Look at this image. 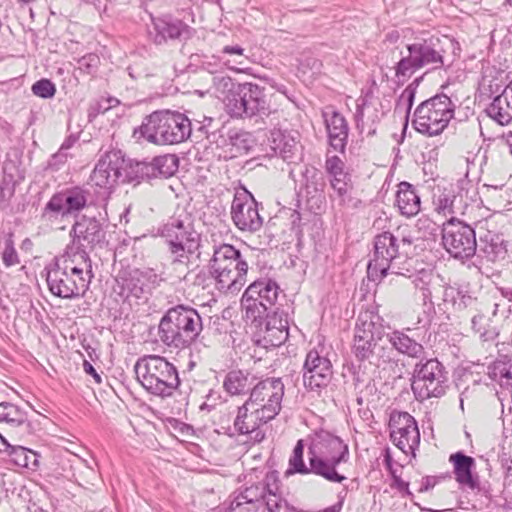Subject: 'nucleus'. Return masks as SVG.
<instances>
[{
	"label": "nucleus",
	"instance_id": "f257e3e1",
	"mask_svg": "<svg viewBox=\"0 0 512 512\" xmlns=\"http://www.w3.org/2000/svg\"><path fill=\"white\" fill-rule=\"evenodd\" d=\"M416 238L408 227H398L395 232H383L374 238L373 258L367 266L368 277L373 280H380L391 273L399 275V267L396 261L400 258H407L413 253Z\"/></svg>",
	"mask_w": 512,
	"mask_h": 512
},
{
	"label": "nucleus",
	"instance_id": "f03ea898",
	"mask_svg": "<svg viewBox=\"0 0 512 512\" xmlns=\"http://www.w3.org/2000/svg\"><path fill=\"white\" fill-rule=\"evenodd\" d=\"M192 132L191 121L177 111H155L134 130V137L156 145H174L186 141Z\"/></svg>",
	"mask_w": 512,
	"mask_h": 512
},
{
	"label": "nucleus",
	"instance_id": "7ed1b4c3",
	"mask_svg": "<svg viewBox=\"0 0 512 512\" xmlns=\"http://www.w3.org/2000/svg\"><path fill=\"white\" fill-rule=\"evenodd\" d=\"M309 463L313 473L327 481L341 483L346 479L336 467L347 462L349 449L343 440L327 431L315 433L309 445Z\"/></svg>",
	"mask_w": 512,
	"mask_h": 512
},
{
	"label": "nucleus",
	"instance_id": "20e7f679",
	"mask_svg": "<svg viewBox=\"0 0 512 512\" xmlns=\"http://www.w3.org/2000/svg\"><path fill=\"white\" fill-rule=\"evenodd\" d=\"M209 271L220 291L235 294L247 281L248 263L234 246L221 244L213 247Z\"/></svg>",
	"mask_w": 512,
	"mask_h": 512
},
{
	"label": "nucleus",
	"instance_id": "39448f33",
	"mask_svg": "<svg viewBox=\"0 0 512 512\" xmlns=\"http://www.w3.org/2000/svg\"><path fill=\"white\" fill-rule=\"evenodd\" d=\"M157 234L165 240L173 255V264H187L189 255L200 246V233L194 228L193 217L184 211L170 217L158 228Z\"/></svg>",
	"mask_w": 512,
	"mask_h": 512
},
{
	"label": "nucleus",
	"instance_id": "423d86ee",
	"mask_svg": "<svg viewBox=\"0 0 512 512\" xmlns=\"http://www.w3.org/2000/svg\"><path fill=\"white\" fill-rule=\"evenodd\" d=\"M202 330V321L197 311L178 305L169 309L160 320L158 335L169 347L183 348L190 345Z\"/></svg>",
	"mask_w": 512,
	"mask_h": 512
},
{
	"label": "nucleus",
	"instance_id": "0eeeda50",
	"mask_svg": "<svg viewBox=\"0 0 512 512\" xmlns=\"http://www.w3.org/2000/svg\"><path fill=\"white\" fill-rule=\"evenodd\" d=\"M135 373L141 385L151 394L161 397L172 395L180 380L176 367L164 357L149 355L135 364Z\"/></svg>",
	"mask_w": 512,
	"mask_h": 512
},
{
	"label": "nucleus",
	"instance_id": "6e6552de",
	"mask_svg": "<svg viewBox=\"0 0 512 512\" xmlns=\"http://www.w3.org/2000/svg\"><path fill=\"white\" fill-rule=\"evenodd\" d=\"M439 38L429 37L416 39L406 45V53L401 52V58L396 63L395 77L398 83H404L416 71L431 67L440 68L444 65L443 50L439 45Z\"/></svg>",
	"mask_w": 512,
	"mask_h": 512
},
{
	"label": "nucleus",
	"instance_id": "1a4fd4ad",
	"mask_svg": "<svg viewBox=\"0 0 512 512\" xmlns=\"http://www.w3.org/2000/svg\"><path fill=\"white\" fill-rule=\"evenodd\" d=\"M455 105L445 94L423 101L414 112V128L424 135L440 134L454 117Z\"/></svg>",
	"mask_w": 512,
	"mask_h": 512
},
{
	"label": "nucleus",
	"instance_id": "9d476101",
	"mask_svg": "<svg viewBox=\"0 0 512 512\" xmlns=\"http://www.w3.org/2000/svg\"><path fill=\"white\" fill-rule=\"evenodd\" d=\"M411 388L419 401L443 396L447 388L445 368L437 359H429L415 365Z\"/></svg>",
	"mask_w": 512,
	"mask_h": 512
},
{
	"label": "nucleus",
	"instance_id": "9b49d317",
	"mask_svg": "<svg viewBox=\"0 0 512 512\" xmlns=\"http://www.w3.org/2000/svg\"><path fill=\"white\" fill-rule=\"evenodd\" d=\"M279 291L278 284L271 279H259L250 284L241 298L246 318L255 321L266 315L275 305Z\"/></svg>",
	"mask_w": 512,
	"mask_h": 512
},
{
	"label": "nucleus",
	"instance_id": "f8f14e48",
	"mask_svg": "<svg viewBox=\"0 0 512 512\" xmlns=\"http://www.w3.org/2000/svg\"><path fill=\"white\" fill-rule=\"evenodd\" d=\"M442 242L446 251L460 260L473 257L477 248L474 229L454 217L443 224Z\"/></svg>",
	"mask_w": 512,
	"mask_h": 512
},
{
	"label": "nucleus",
	"instance_id": "ddd939ff",
	"mask_svg": "<svg viewBox=\"0 0 512 512\" xmlns=\"http://www.w3.org/2000/svg\"><path fill=\"white\" fill-rule=\"evenodd\" d=\"M230 215L233 224L243 233L254 234L263 226L259 204L244 187L236 189L230 207Z\"/></svg>",
	"mask_w": 512,
	"mask_h": 512
},
{
	"label": "nucleus",
	"instance_id": "4468645a",
	"mask_svg": "<svg viewBox=\"0 0 512 512\" xmlns=\"http://www.w3.org/2000/svg\"><path fill=\"white\" fill-rule=\"evenodd\" d=\"M380 339V332L373 321V315L367 312L360 314L355 326L352 347L355 357L360 361L368 360L370 363L382 358L383 347L378 345Z\"/></svg>",
	"mask_w": 512,
	"mask_h": 512
},
{
	"label": "nucleus",
	"instance_id": "2eb2a0df",
	"mask_svg": "<svg viewBox=\"0 0 512 512\" xmlns=\"http://www.w3.org/2000/svg\"><path fill=\"white\" fill-rule=\"evenodd\" d=\"M284 396V384L281 378H266L258 381L251 389L247 399L248 405L273 420L281 410V403Z\"/></svg>",
	"mask_w": 512,
	"mask_h": 512
},
{
	"label": "nucleus",
	"instance_id": "dca6fc26",
	"mask_svg": "<svg viewBox=\"0 0 512 512\" xmlns=\"http://www.w3.org/2000/svg\"><path fill=\"white\" fill-rule=\"evenodd\" d=\"M228 114L235 118H251L269 114L264 89L253 83H243L236 98L228 102Z\"/></svg>",
	"mask_w": 512,
	"mask_h": 512
},
{
	"label": "nucleus",
	"instance_id": "f3484780",
	"mask_svg": "<svg viewBox=\"0 0 512 512\" xmlns=\"http://www.w3.org/2000/svg\"><path fill=\"white\" fill-rule=\"evenodd\" d=\"M127 174V163L120 151H110L97 162L90 180L93 185L111 191L119 182L130 181Z\"/></svg>",
	"mask_w": 512,
	"mask_h": 512
},
{
	"label": "nucleus",
	"instance_id": "a211bd4d",
	"mask_svg": "<svg viewBox=\"0 0 512 512\" xmlns=\"http://www.w3.org/2000/svg\"><path fill=\"white\" fill-rule=\"evenodd\" d=\"M147 33L154 44L164 45L169 41L190 39L194 34V29L172 15H151V23L147 26Z\"/></svg>",
	"mask_w": 512,
	"mask_h": 512
},
{
	"label": "nucleus",
	"instance_id": "6ab92c4d",
	"mask_svg": "<svg viewBox=\"0 0 512 512\" xmlns=\"http://www.w3.org/2000/svg\"><path fill=\"white\" fill-rule=\"evenodd\" d=\"M63 268L51 264L47 268V284L50 292L60 298L71 299L83 295L90 283L86 277L75 275Z\"/></svg>",
	"mask_w": 512,
	"mask_h": 512
},
{
	"label": "nucleus",
	"instance_id": "aec40b11",
	"mask_svg": "<svg viewBox=\"0 0 512 512\" xmlns=\"http://www.w3.org/2000/svg\"><path fill=\"white\" fill-rule=\"evenodd\" d=\"M324 347L319 345L307 353L303 367V382L306 388L316 390L327 386L332 377V364L322 355Z\"/></svg>",
	"mask_w": 512,
	"mask_h": 512
},
{
	"label": "nucleus",
	"instance_id": "412c9836",
	"mask_svg": "<svg viewBox=\"0 0 512 512\" xmlns=\"http://www.w3.org/2000/svg\"><path fill=\"white\" fill-rule=\"evenodd\" d=\"M269 421L270 420L264 416L259 409L248 405V400H246L243 405L237 407V414L234 418L233 426H228L225 433L229 436L255 433V440L261 441L265 435L260 430V427Z\"/></svg>",
	"mask_w": 512,
	"mask_h": 512
},
{
	"label": "nucleus",
	"instance_id": "4be33fe9",
	"mask_svg": "<svg viewBox=\"0 0 512 512\" xmlns=\"http://www.w3.org/2000/svg\"><path fill=\"white\" fill-rule=\"evenodd\" d=\"M89 193L80 188L74 187L61 193L53 195L47 202L44 209V216L55 213L62 217L74 215L85 208Z\"/></svg>",
	"mask_w": 512,
	"mask_h": 512
},
{
	"label": "nucleus",
	"instance_id": "5701e85b",
	"mask_svg": "<svg viewBox=\"0 0 512 512\" xmlns=\"http://www.w3.org/2000/svg\"><path fill=\"white\" fill-rule=\"evenodd\" d=\"M392 442L406 455L415 456V450L420 443V433L415 419L404 412L394 420L390 434Z\"/></svg>",
	"mask_w": 512,
	"mask_h": 512
},
{
	"label": "nucleus",
	"instance_id": "b1692460",
	"mask_svg": "<svg viewBox=\"0 0 512 512\" xmlns=\"http://www.w3.org/2000/svg\"><path fill=\"white\" fill-rule=\"evenodd\" d=\"M73 245L83 249H93L104 242L105 232L102 224L94 216L82 215L78 217L70 231Z\"/></svg>",
	"mask_w": 512,
	"mask_h": 512
},
{
	"label": "nucleus",
	"instance_id": "393cba45",
	"mask_svg": "<svg viewBox=\"0 0 512 512\" xmlns=\"http://www.w3.org/2000/svg\"><path fill=\"white\" fill-rule=\"evenodd\" d=\"M52 264L59 265L61 268L67 265L66 271L86 277L91 281V261L87 251L83 248L78 246L75 249L68 248L63 255L56 257Z\"/></svg>",
	"mask_w": 512,
	"mask_h": 512
},
{
	"label": "nucleus",
	"instance_id": "a878e982",
	"mask_svg": "<svg viewBox=\"0 0 512 512\" xmlns=\"http://www.w3.org/2000/svg\"><path fill=\"white\" fill-rule=\"evenodd\" d=\"M412 331L411 328L393 330L387 334V339L398 353L411 358H420L424 354V347L409 335Z\"/></svg>",
	"mask_w": 512,
	"mask_h": 512
},
{
	"label": "nucleus",
	"instance_id": "bb28decb",
	"mask_svg": "<svg viewBox=\"0 0 512 512\" xmlns=\"http://www.w3.org/2000/svg\"><path fill=\"white\" fill-rule=\"evenodd\" d=\"M325 123L330 145L336 151L344 152L348 139V124L340 113L333 111L331 115L325 114Z\"/></svg>",
	"mask_w": 512,
	"mask_h": 512
},
{
	"label": "nucleus",
	"instance_id": "cd10ccee",
	"mask_svg": "<svg viewBox=\"0 0 512 512\" xmlns=\"http://www.w3.org/2000/svg\"><path fill=\"white\" fill-rule=\"evenodd\" d=\"M449 460L454 466L455 479L461 486L470 489L478 487V477L472 473V469L475 466L474 458L462 452H457L450 455Z\"/></svg>",
	"mask_w": 512,
	"mask_h": 512
},
{
	"label": "nucleus",
	"instance_id": "c85d7f7f",
	"mask_svg": "<svg viewBox=\"0 0 512 512\" xmlns=\"http://www.w3.org/2000/svg\"><path fill=\"white\" fill-rule=\"evenodd\" d=\"M142 172L148 177H169L178 169V158L173 154H165L154 157L150 163L138 164Z\"/></svg>",
	"mask_w": 512,
	"mask_h": 512
},
{
	"label": "nucleus",
	"instance_id": "c756f323",
	"mask_svg": "<svg viewBox=\"0 0 512 512\" xmlns=\"http://www.w3.org/2000/svg\"><path fill=\"white\" fill-rule=\"evenodd\" d=\"M396 204L400 213L406 217H412L420 211V197L413 185L408 182H401L398 185Z\"/></svg>",
	"mask_w": 512,
	"mask_h": 512
},
{
	"label": "nucleus",
	"instance_id": "7c9ffc66",
	"mask_svg": "<svg viewBox=\"0 0 512 512\" xmlns=\"http://www.w3.org/2000/svg\"><path fill=\"white\" fill-rule=\"evenodd\" d=\"M485 112L496 123L508 125L512 121V94L502 91L486 107Z\"/></svg>",
	"mask_w": 512,
	"mask_h": 512
},
{
	"label": "nucleus",
	"instance_id": "2f4dec72",
	"mask_svg": "<svg viewBox=\"0 0 512 512\" xmlns=\"http://www.w3.org/2000/svg\"><path fill=\"white\" fill-rule=\"evenodd\" d=\"M472 329L484 341H490L497 338L501 326L485 310L473 316L471 320Z\"/></svg>",
	"mask_w": 512,
	"mask_h": 512
},
{
	"label": "nucleus",
	"instance_id": "473e14b6",
	"mask_svg": "<svg viewBox=\"0 0 512 512\" xmlns=\"http://www.w3.org/2000/svg\"><path fill=\"white\" fill-rule=\"evenodd\" d=\"M255 380L256 377L248 372L233 370L226 375L223 386L229 394L239 395L251 391Z\"/></svg>",
	"mask_w": 512,
	"mask_h": 512
},
{
	"label": "nucleus",
	"instance_id": "72a5a7b5",
	"mask_svg": "<svg viewBox=\"0 0 512 512\" xmlns=\"http://www.w3.org/2000/svg\"><path fill=\"white\" fill-rule=\"evenodd\" d=\"M507 289H499V294H495L485 304V311L489 313L496 322L502 327L512 312L510 300L505 296Z\"/></svg>",
	"mask_w": 512,
	"mask_h": 512
},
{
	"label": "nucleus",
	"instance_id": "f704fd0d",
	"mask_svg": "<svg viewBox=\"0 0 512 512\" xmlns=\"http://www.w3.org/2000/svg\"><path fill=\"white\" fill-rule=\"evenodd\" d=\"M453 196L456 200V209L461 210L465 214L468 207L477 202L478 192L475 185L466 177L457 181L453 190Z\"/></svg>",
	"mask_w": 512,
	"mask_h": 512
},
{
	"label": "nucleus",
	"instance_id": "c9c22d12",
	"mask_svg": "<svg viewBox=\"0 0 512 512\" xmlns=\"http://www.w3.org/2000/svg\"><path fill=\"white\" fill-rule=\"evenodd\" d=\"M269 512H279L286 501L280 494V481L275 472L266 474L265 497L262 500Z\"/></svg>",
	"mask_w": 512,
	"mask_h": 512
},
{
	"label": "nucleus",
	"instance_id": "e433bc0d",
	"mask_svg": "<svg viewBox=\"0 0 512 512\" xmlns=\"http://www.w3.org/2000/svg\"><path fill=\"white\" fill-rule=\"evenodd\" d=\"M442 301L445 309L462 311L475 304L476 299L458 288L447 286L443 288Z\"/></svg>",
	"mask_w": 512,
	"mask_h": 512
},
{
	"label": "nucleus",
	"instance_id": "4c0bfd02",
	"mask_svg": "<svg viewBox=\"0 0 512 512\" xmlns=\"http://www.w3.org/2000/svg\"><path fill=\"white\" fill-rule=\"evenodd\" d=\"M242 84L235 83L232 78L226 75H215L213 77V93L220 99L225 106V110L228 113V102L232 98H236L238 94V88Z\"/></svg>",
	"mask_w": 512,
	"mask_h": 512
},
{
	"label": "nucleus",
	"instance_id": "58836bf2",
	"mask_svg": "<svg viewBox=\"0 0 512 512\" xmlns=\"http://www.w3.org/2000/svg\"><path fill=\"white\" fill-rule=\"evenodd\" d=\"M355 119L357 129L360 133L364 132L367 122L371 121V125L368 126L367 134L374 135L376 132L374 125L380 120V114L375 106L363 100L362 104H357Z\"/></svg>",
	"mask_w": 512,
	"mask_h": 512
},
{
	"label": "nucleus",
	"instance_id": "ea45409f",
	"mask_svg": "<svg viewBox=\"0 0 512 512\" xmlns=\"http://www.w3.org/2000/svg\"><path fill=\"white\" fill-rule=\"evenodd\" d=\"M9 456L11 461L19 467L35 469L39 466L38 454L22 446H13Z\"/></svg>",
	"mask_w": 512,
	"mask_h": 512
},
{
	"label": "nucleus",
	"instance_id": "a19ab883",
	"mask_svg": "<svg viewBox=\"0 0 512 512\" xmlns=\"http://www.w3.org/2000/svg\"><path fill=\"white\" fill-rule=\"evenodd\" d=\"M289 332L281 328H271L265 325V328L261 331V337L257 340V343L262 347L268 349L272 347H279L288 339Z\"/></svg>",
	"mask_w": 512,
	"mask_h": 512
},
{
	"label": "nucleus",
	"instance_id": "79ce46f5",
	"mask_svg": "<svg viewBox=\"0 0 512 512\" xmlns=\"http://www.w3.org/2000/svg\"><path fill=\"white\" fill-rule=\"evenodd\" d=\"M303 453H304V441L302 439H300L297 441V443L293 449L292 455L290 456L289 468L286 471L287 475H291V474H295V473H298V474L313 473V470H310L311 465L309 464V466H307L305 464L304 458H303Z\"/></svg>",
	"mask_w": 512,
	"mask_h": 512
},
{
	"label": "nucleus",
	"instance_id": "37998d69",
	"mask_svg": "<svg viewBox=\"0 0 512 512\" xmlns=\"http://www.w3.org/2000/svg\"><path fill=\"white\" fill-rule=\"evenodd\" d=\"M265 490L266 477L263 479V481L246 487L243 491L237 494V496L240 497V500H242L243 503H248L258 510L259 504L262 503V500L265 497Z\"/></svg>",
	"mask_w": 512,
	"mask_h": 512
},
{
	"label": "nucleus",
	"instance_id": "c03bdc74",
	"mask_svg": "<svg viewBox=\"0 0 512 512\" xmlns=\"http://www.w3.org/2000/svg\"><path fill=\"white\" fill-rule=\"evenodd\" d=\"M222 53L229 56H237L239 59H226L224 64L233 71L236 72H244L246 68L244 67L248 58L244 55V49L239 45H227L222 49Z\"/></svg>",
	"mask_w": 512,
	"mask_h": 512
},
{
	"label": "nucleus",
	"instance_id": "a18cd8bd",
	"mask_svg": "<svg viewBox=\"0 0 512 512\" xmlns=\"http://www.w3.org/2000/svg\"><path fill=\"white\" fill-rule=\"evenodd\" d=\"M422 78L415 79L410 83L399 96L395 110L399 113H409L414 102L416 90Z\"/></svg>",
	"mask_w": 512,
	"mask_h": 512
},
{
	"label": "nucleus",
	"instance_id": "49530a36",
	"mask_svg": "<svg viewBox=\"0 0 512 512\" xmlns=\"http://www.w3.org/2000/svg\"><path fill=\"white\" fill-rule=\"evenodd\" d=\"M325 169L330 179L348 178L349 176L344 170L345 163L338 156L327 157Z\"/></svg>",
	"mask_w": 512,
	"mask_h": 512
},
{
	"label": "nucleus",
	"instance_id": "de8ad7c7",
	"mask_svg": "<svg viewBox=\"0 0 512 512\" xmlns=\"http://www.w3.org/2000/svg\"><path fill=\"white\" fill-rule=\"evenodd\" d=\"M1 257H2L3 264L6 267L15 266L20 263V259H19L18 253L14 247V242L12 240L11 235H9L3 243Z\"/></svg>",
	"mask_w": 512,
	"mask_h": 512
},
{
	"label": "nucleus",
	"instance_id": "09e8293b",
	"mask_svg": "<svg viewBox=\"0 0 512 512\" xmlns=\"http://www.w3.org/2000/svg\"><path fill=\"white\" fill-rule=\"evenodd\" d=\"M437 210L442 212L444 215L447 213L450 214H462L461 210L456 209V200L453 194L450 193H442L437 198Z\"/></svg>",
	"mask_w": 512,
	"mask_h": 512
},
{
	"label": "nucleus",
	"instance_id": "8fccbe9b",
	"mask_svg": "<svg viewBox=\"0 0 512 512\" xmlns=\"http://www.w3.org/2000/svg\"><path fill=\"white\" fill-rule=\"evenodd\" d=\"M228 140L235 153L248 151L250 148L249 135L245 132L230 131Z\"/></svg>",
	"mask_w": 512,
	"mask_h": 512
},
{
	"label": "nucleus",
	"instance_id": "3c124183",
	"mask_svg": "<svg viewBox=\"0 0 512 512\" xmlns=\"http://www.w3.org/2000/svg\"><path fill=\"white\" fill-rule=\"evenodd\" d=\"M123 288L136 298H140L144 292L143 282L140 278V271L135 270L130 278L126 279Z\"/></svg>",
	"mask_w": 512,
	"mask_h": 512
},
{
	"label": "nucleus",
	"instance_id": "603ef678",
	"mask_svg": "<svg viewBox=\"0 0 512 512\" xmlns=\"http://www.w3.org/2000/svg\"><path fill=\"white\" fill-rule=\"evenodd\" d=\"M31 90L34 95L45 99L52 98L56 92L55 85L48 79H41L35 82Z\"/></svg>",
	"mask_w": 512,
	"mask_h": 512
},
{
	"label": "nucleus",
	"instance_id": "864d4df0",
	"mask_svg": "<svg viewBox=\"0 0 512 512\" xmlns=\"http://www.w3.org/2000/svg\"><path fill=\"white\" fill-rule=\"evenodd\" d=\"M6 417L4 422L12 426H21L26 423V414L21 411L17 406L10 403L8 410L6 411Z\"/></svg>",
	"mask_w": 512,
	"mask_h": 512
},
{
	"label": "nucleus",
	"instance_id": "5fc2aeb1",
	"mask_svg": "<svg viewBox=\"0 0 512 512\" xmlns=\"http://www.w3.org/2000/svg\"><path fill=\"white\" fill-rule=\"evenodd\" d=\"M266 326H269L271 328H281L283 330L289 329L288 327V320L286 317H284L283 313L274 312L273 314H267L266 315Z\"/></svg>",
	"mask_w": 512,
	"mask_h": 512
},
{
	"label": "nucleus",
	"instance_id": "6e6d98bb",
	"mask_svg": "<svg viewBox=\"0 0 512 512\" xmlns=\"http://www.w3.org/2000/svg\"><path fill=\"white\" fill-rule=\"evenodd\" d=\"M225 512H257V508L249 505L248 503H243V501L240 500V497L236 495L231 500L229 507Z\"/></svg>",
	"mask_w": 512,
	"mask_h": 512
},
{
	"label": "nucleus",
	"instance_id": "4d7b16f0",
	"mask_svg": "<svg viewBox=\"0 0 512 512\" xmlns=\"http://www.w3.org/2000/svg\"><path fill=\"white\" fill-rule=\"evenodd\" d=\"M323 188H324V180L322 177H318L317 178V175H313L312 176V182L311 183H307L306 184V191H307V194H311L312 197H316V195L318 194V198L321 200L323 197H322V191H323Z\"/></svg>",
	"mask_w": 512,
	"mask_h": 512
},
{
	"label": "nucleus",
	"instance_id": "13d9d810",
	"mask_svg": "<svg viewBox=\"0 0 512 512\" xmlns=\"http://www.w3.org/2000/svg\"><path fill=\"white\" fill-rule=\"evenodd\" d=\"M98 57L94 54L83 56L79 60L80 69H84L87 73H92L97 68Z\"/></svg>",
	"mask_w": 512,
	"mask_h": 512
},
{
	"label": "nucleus",
	"instance_id": "bf43d9fd",
	"mask_svg": "<svg viewBox=\"0 0 512 512\" xmlns=\"http://www.w3.org/2000/svg\"><path fill=\"white\" fill-rule=\"evenodd\" d=\"M493 375L495 378L499 376L500 381L505 378L507 384L512 380V372L505 363L496 364L493 368Z\"/></svg>",
	"mask_w": 512,
	"mask_h": 512
},
{
	"label": "nucleus",
	"instance_id": "052dcab7",
	"mask_svg": "<svg viewBox=\"0 0 512 512\" xmlns=\"http://www.w3.org/2000/svg\"><path fill=\"white\" fill-rule=\"evenodd\" d=\"M350 189H351L350 184H348L344 187H337L336 189H333L339 199L340 205H344L347 201L351 200Z\"/></svg>",
	"mask_w": 512,
	"mask_h": 512
},
{
	"label": "nucleus",
	"instance_id": "680f3d73",
	"mask_svg": "<svg viewBox=\"0 0 512 512\" xmlns=\"http://www.w3.org/2000/svg\"><path fill=\"white\" fill-rule=\"evenodd\" d=\"M391 475H392V479H393V483L391 486L396 488L400 492H405L407 494H410V492L408 490V488H409L408 482L402 480L401 477L396 474V471H392Z\"/></svg>",
	"mask_w": 512,
	"mask_h": 512
},
{
	"label": "nucleus",
	"instance_id": "e2e57ef3",
	"mask_svg": "<svg viewBox=\"0 0 512 512\" xmlns=\"http://www.w3.org/2000/svg\"><path fill=\"white\" fill-rule=\"evenodd\" d=\"M83 370L85 373L91 375L96 383H101L102 379L101 376L97 373L96 369L93 367V365L88 362L87 360H84L83 362Z\"/></svg>",
	"mask_w": 512,
	"mask_h": 512
},
{
	"label": "nucleus",
	"instance_id": "0e129e2a",
	"mask_svg": "<svg viewBox=\"0 0 512 512\" xmlns=\"http://www.w3.org/2000/svg\"><path fill=\"white\" fill-rule=\"evenodd\" d=\"M202 67L211 74L215 73L218 67L216 58L214 56L211 58L206 57L205 60L202 61Z\"/></svg>",
	"mask_w": 512,
	"mask_h": 512
},
{
	"label": "nucleus",
	"instance_id": "69168bd1",
	"mask_svg": "<svg viewBox=\"0 0 512 512\" xmlns=\"http://www.w3.org/2000/svg\"><path fill=\"white\" fill-rule=\"evenodd\" d=\"M349 177L348 178H335L330 179V185L332 189H336L337 187H344L349 184Z\"/></svg>",
	"mask_w": 512,
	"mask_h": 512
},
{
	"label": "nucleus",
	"instance_id": "338daca9",
	"mask_svg": "<svg viewBox=\"0 0 512 512\" xmlns=\"http://www.w3.org/2000/svg\"><path fill=\"white\" fill-rule=\"evenodd\" d=\"M140 278L149 280L153 283H156L158 281V276L155 273H153L152 270L140 271Z\"/></svg>",
	"mask_w": 512,
	"mask_h": 512
},
{
	"label": "nucleus",
	"instance_id": "774afa93",
	"mask_svg": "<svg viewBox=\"0 0 512 512\" xmlns=\"http://www.w3.org/2000/svg\"><path fill=\"white\" fill-rule=\"evenodd\" d=\"M502 140L508 147L510 154L512 155V131H508L502 135Z\"/></svg>",
	"mask_w": 512,
	"mask_h": 512
}]
</instances>
